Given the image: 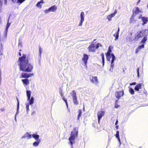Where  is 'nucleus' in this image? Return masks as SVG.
<instances>
[{"label":"nucleus","mask_w":148,"mask_h":148,"mask_svg":"<svg viewBox=\"0 0 148 148\" xmlns=\"http://www.w3.org/2000/svg\"><path fill=\"white\" fill-rule=\"evenodd\" d=\"M1 3V1H0V3Z\"/></svg>","instance_id":"nucleus-58"},{"label":"nucleus","mask_w":148,"mask_h":148,"mask_svg":"<svg viewBox=\"0 0 148 148\" xmlns=\"http://www.w3.org/2000/svg\"><path fill=\"white\" fill-rule=\"evenodd\" d=\"M71 94L74 104L76 105H78L79 102L75 91L74 90H72Z\"/></svg>","instance_id":"nucleus-4"},{"label":"nucleus","mask_w":148,"mask_h":148,"mask_svg":"<svg viewBox=\"0 0 148 148\" xmlns=\"http://www.w3.org/2000/svg\"><path fill=\"white\" fill-rule=\"evenodd\" d=\"M16 99L17 101V110L19 108V101H18V98H16Z\"/></svg>","instance_id":"nucleus-37"},{"label":"nucleus","mask_w":148,"mask_h":148,"mask_svg":"<svg viewBox=\"0 0 148 148\" xmlns=\"http://www.w3.org/2000/svg\"><path fill=\"white\" fill-rule=\"evenodd\" d=\"M29 104H27L26 105V108L27 110L28 111L29 110Z\"/></svg>","instance_id":"nucleus-44"},{"label":"nucleus","mask_w":148,"mask_h":148,"mask_svg":"<svg viewBox=\"0 0 148 148\" xmlns=\"http://www.w3.org/2000/svg\"><path fill=\"white\" fill-rule=\"evenodd\" d=\"M31 91L30 90H27V100L28 101L29 100V99L30 98Z\"/></svg>","instance_id":"nucleus-23"},{"label":"nucleus","mask_w":148,"mask_h":148,"mask_svg":"<svg viewBox=\"0 0 148 148\" xmlns=\"http://www.w3.org/2000/svg\"><path fill=\"white\" fill-rule=\"evenodd\" d=\"M32 135L31 134H30L28 132H27L22 137V138L27 137L28 139H29L32 138Z\"/></svg>","instance_id":"nucleus-16"},{"label":"nucleus","mask_w":148,"mask_h":148,"mask_svg":"<svg viewBox=\"0 0 148 148\" xmlns=\"http://www.w3.org/2000/svg\"><path fill=\"white\" fill-rule=\"evenodd\" d=\"M78 133V128L76 127H74L73 130L71 132L70 136L69 138V140L72 147H73V143H75V138L77 137Z\"/></svg>","instance_id":"nucleus-2"},{"label":"nucleus","mask_w":148,"mask_h":148,"mask_svg":"<svg viewBox=\"0 0 148 148\" xmlns=\"http://www.w3.org/2000/svg\"><path fill=\"white\" fill-rule=\"evenodd\" d=\"M112 52V50L111 49L110 46L109 47L108 50L106 53V55L107 60L109 61H110V58H111L110 54L111 55V52Z\"/></svg>","instance_id":"nucleus-9"},{"label":"nucleus","mask_w":148,"mask_h":148,"mask_svg":"<svg viewBox=\"0 0 148 148\" xmlns=\"http://www.w3.org/2000/svg\"><path fill=\"white\" fill-rule=\"evenodd\" d=\"M50 12H54L56 11L57 9V7L55 5L51 6L49 8Z\"/></svg>","instance_id":"nucleus-20"},{"label":"nucleus","mask_w":148,"mask_h":148,"mask_svg":"<svg viewBox=\"0 0 148 148\" xmlns=\"http://www.w3.org/2000/svg\"><path fill=\"white\" fill-rule=\"evenodd\" d=\"M19 51H21V49H20L19 50Z\"/></svg>","instance_id":"nucleus-53"},{"label":"nucleus","mask_w":148,"mask_h":148,"mask_svg":"<svg viewBox=\"0 0 148 148\" xmlns=\"http://www.w3.org/2000/svg\"><path fill=\"white\" fill-rule=\"evenodd\" d=\"M136 82H133L132 83H130V85L132 86V85H136Z\"/></svg>","instance_id":"nucleus-43"},{"label":"nucleus","mask_w":148,"mask_h":148,"mask_svg":"<svg viewBox=\"0 0 148 148\" xmlns=\"http://www.w3.org/2000/svg\"><path fill=\"white\" fill-rule=\"evenodd\" d=\"M50 12V11L49 10V8L47 9L46 10H45V11H44L46 13H47Z\"/></svg>","instance_id":"nucleus-41"},{"label":"nucleus","mask_w":148,"mask_h":148,"mask_svg":"<svg viewBox=\"0 0 148 148\" xmlns=\"http://www.w3.org/2000/svg\"><path fill=\"white\" fill-rule=\"evenodd\" d=\"M29 104L30 105H32L34 103V98L33 97H32L31 98V99H29Z\"/></svg>","instance_id":"nucleus-28"},{"label":"nucleus","mask_w":148,"mask_h":148,"mask_svg":"<svg viewBox=\"0 0 148 148\" xmlns=\"http://www.w3.org/2000/svg\"><path fill=\"white\" fill-rule=\"evenodd\" d=\"M141 18L142 21L143 22L142 25H144L145 24H146L148 21V18L145 16L142 17L141 18L140 16H139L138 17L139 18Z\"/></svg>","instance_id":"nucleus-14"},{"label":"nucleus","mask_w":148,"mask_h":148,"mask_svg":"<svg viewBox=\"0 0 148 148\" xmlns=\"http://www.w3.org/2000/svg\"><path fill=\"white\" fill-rule=\"evenodd\" d=\"M83 109H84V108H83Z\"/></svg>","instance_id":"nucleus-56"},{"label":"nucleus","mask_w":148,"mask_h":148,"mask_svg":"<svg viewBox=\"0 0 148 148\" xmlns=\"http://www.w3.org/2000/svg\"><path fill=\"white\" fill-rule=\"evenodd\" d=\"M33 75V73H21V77L27 79V78L32 76Z\"/></svg>","instance_id":"nucleus-11"},{"label":"nucleus","mask_w":148,"mask_h":148,"mask_svg":"<svg viewBox=\"0 0 148 148\" xmlns=\"http://www.w3.org/2000/svg\"><path fill=\"white\" fill-rule=\"evenodd\" d=\"M60 95L61 97H62V99L65 102L67 107L68 108V104L67 101V100L65 98L64 96H63V93L62 92V90L61 89L60 91Z\"/></svg>","instance_id":"nucleus-15"},{"label":"nucleus","mask_w":148,"mask_h":148,"mask_svg":"<svg viewBox=\"0 0 148 148\" xmlns=\"http://www.w3.org/2000/svg\"><path fill=\"white\" fill-rule=\"evenodd\" d=\"M120 31L119 27H118V29L116 33L114 34L113 35L115 37V40H117L119 38V32Z\"/></svg>","instance_id":"nucleus-17"},{"label":"nucleus","mask_w":148,"mask_h":148,"mask_svg":"<svg viewBox=\"0 0 148 148\" xmlns=\"http://www.w3.org/2000/svg\"><path fill=\"white\" fill-rule=\"evenodd\" d=\"M9 20H8V23H7L6 27V30L7 31H8V28L9 27L10 25V23H9Z\"/></svg>","instance_id":"nucleus-33"},{"label":"nucleus","mask_w":148,"mask_h":148,"mask_svg":"<svg viewBox=\"0 0 148 148\" xmlns=\"http://www.w3.org/2000/svg\"><path fill=\"white\" fill-rule=\"evenodd\" d=\"M114 66V64L113 63H111L110 65L111 68L110 69V71H112L113 70V67Z\"/></svg>","instance_id":"nucleus-35"},{"label":"nucleus","mask_w":148,"mask_h":148,"mask_svg":"<svg viewBox=\"0 0 148 148\" xmlns=\"http://www.w3.org/2000/svg\"><path fill=\"white\" fill-rule=\"evenodd\" d=\"M78 114L77 118V120L78 121L80 120V118L82 114V111L81 110L79 109L78 111Z\"/></svg>","instance_id":"nucleus-22"},{"label":"nucleus","mask_w":148,"mask_h":148,"mask_svg":"<svg viewBox=\"0 0 148 148\" xmlns=\"http://www.w3.org/2000/svg\"><path fill=\"white\" fill-rule=\"evenodd\" d=\"M133 14L132 15V17H135L136 14H138L139 13L141 12V11L140 10L139 8L137 7H135L134 10H132Z\"/></svg>","instance_id":"nucleus-7"},{"label":"nucleus","mask_w":148,"mask_h":148,"mask_svg":"<svg viewBox=\"0 0 148 148\" xmlns=\"http://www.w3.org/2000/svg\"><path fill=\"white\" fill-rule=\"evenodd\" d=\"M118 123V121L117 119L116 120V123H115V125H116Z\"/></svg>","instance_id":"nucleus-45"},{"label":"nucleus","mask_w":148,"mask_h":148,"mask_svg":"<svg viewBox=\"0 0 148 148\" xmlns=\"http://www.w3.org/2000/svg\"><path fill=\"white\" fill-rule=\"evenodd\" d=\"M18 53L19 55L21 56L18 60L19 62L18 65L20 70L28 73L32 72L33 69V66L29 63V59L27 55L23 54L21 56V53L20 52H19Z\"/></svg>","instance_id":"nucleus-1"},{"label":"nucleus","mask_w":148,"mask_h":148,"mask_svg":"<svg viewBox=\"0 0 148 148\" xmlns=\"http://www.w3.org/2000/svg\"><path fill=\"white\" fill-rule=\"evenodd\" d=\"M40 142V140H38L34 142L33 143V145L35 147H37L38 145Z\"/></svg>","instance_id":"nucleus-25"},{"label":"nucleus","mask_w":148,"mask_h":148,"mask_svg":"<svg viewBox=\"0 0 148 148\" xmlns=\"http://www.w3.org/2000/svg\"><path fill=\"white\" fill-rule=\"evenodd\" d=\"M18 45H21V46H22V45L21 43L20 42H18Z\"/></svg>","instance_id":"nucleus-50"},{"label":"nucleus","mask_w":148,"mask_h":148,"mask_svg":"<svg viewBox=\"0 0 148 148\" xmlns=\"http://www.w3.org/2000/svg\"><path fill=\"white\" fill-rule=\"evenodd\" d=\"M144 47V44H142L141 45H140L136 49L135 51V53H137L139 51L142 49Z\"/></svg>","instance_id":"nucleus-21"},{"label":"nucleus","mask_w":148,"mask_h":148,"mask_svg":"<svg viewBox=\"0 0 148 148\" xmlns=\"http://www.w3.org/2000/svg\"><path fill=\"white\" fill-rule=\"evenodd\" d=\"M22 81L24 85H27L29 84V81L27 79H22Z\"/></svg>","instance_id":"nucleus-19"},{"label":"nucleus","mask_w":148,"mask_h":148,"mask_svg":"<svg viewBox=\"0 0 148 148\" xmlns=\"http://www.w3.org/2000/svg\"><path fill=\"white\" fill-rule=\"evenodd\" d=\"M84 12H81L80 14V21L79 25V26H81L82 25L83 22L84 21Z\"/></svg>","instance_id":"nucleus-13"},{"label":"nucleus","mask_w":148,"mask_h":148,"mask_svg":"<svg viewBox=\"0 0 148 148\" xmlns=\"http://www.w3.org/2000/svg\"><path fill=\"white\" fill-rule=\"evenodd\" d=\"M43 0H41L39 2H40V3L42 4L44 3V2L43 1Z\"/></svg>","instance_id":"nucleus-47"},{"label":"nucleus","mask_w":148,"mask_h":148,"mask_svg":"<svg viewBox=\"0 0 148 148\" xmlns=\"http://www.w3.org/2000/svg\"><path fill=\"white\" fill-rule=\"evenodd\" d=\"M119 131L118 130H117L116 131V133L115 135L116 137V138H119Z\"/></svg>","instance_id":"nucleus-34"},{"label":"nucleus","mask_w":148,"mask_h":148,"mask_svg":"<svg viewBox=\"0 0 148 148\" xmlns=\"http://www.w3.org/2000/svg\"><path fill=\"white\" fill-rule=\"evenodd\" d=\"M117 138L118 139V140L119 141V142L120 144H121V141H120V138L119 137V138Z\"/></svg>","instance_id":"nucleus-46"},{"label":"nucleus","mask_w":148,"mask_h":148,"mask_svg":"<svg viewBox=\"0 0 148 148\" xmlns=\"http://www.w3.org/2000/svg\"><path fill=\"white\" fill-rule=\"evenodd\" d=\"M112 17L110 15H108L107 17V18L109 21H111L112 20Z\"/></svg>","instance_id":"nucleus-36"},{"label":"nucleus","mask_w":148,"mask_h":148,"mask_svg":"<svg viewBox=\"0 0 148 148\" xmlns=\"http://www.w3.org/2000/svg\"><path fill=\"white\" fill-rule=\"evenodd\" d=\"M147 40L146 36H144L141 41V42L144 43Z\"/></svg>","instance_id":"nucleus-30"},{"label":"nucleus","mask_w":148,"mask_h":148,"mask_svg":"<svg viewBox=\"0 0 148 148\" xmlns=\"http://www.w3.org/2000/svg\"><path fill=\"white\" fill-rule=\"evenodd\" d=\"M102 45L100 43H98L96 45L94 43L90 44L88 47V51L89 52H95L96 49H98L100 47H102Z\"/></svg>","instance_id":"nucleus-3"},{"label":"nucleus","mask_w":148,"mask_h":148,"mask_svg":"<svg viewBox=\"0 0 148 148\" xmlns=\"http://www.w3.org/2000/svg\"><path fill=\"white\" fill-rule=\"evenodd\" d=\"M124 94V92L123 90L121 91H117L116 92L115 96L116 98L119 99L122 97Z\"/></svg>","instance_id":"nucleus-6"},{"label":"nucleus","mask_w":148,"mask_h":148,"mask_svg":"<svg viewBox=\"0 0 148 148\" xmlns=\"http://www.w3.org/2000/svg\"><path fill=\"white\" fill-rule=\"evenodd\" d=\"M138 2V3L139 2Z\"/></svg>","instance_id":"nucleus-59"},{"label":"nucleus","mask_w":148,"mask_h":148,"mask_svg":"<svg viewBox=\"0 0 148 148\" xmlns=\"http://www.w3.org/2000/svg\"><path fill=\"white\" fill-rule=\"evenodd\" d=\"M88 58V56L87 54L85 53L83 54V57L82 59V61H84V65L85 66L86 65Z\"/></svg>","instance_id":"nucleus-12"},{"label":"nucleus","mask_w":148,"mask_h":148,"mask_svg":"<svg viewBox=\"0 0 148 148\" xmlns=\"http://www.w3.org/2000/svg\"><path fill=\"white\" fill-rule=\"evenodd\" d=\"M139 67H138L137 68V76L138 77H139Z\"/></svg>","instance_id":"nucleus-40"},{"label":"nucleus","mask_w":148,"mask_h":148,"mask_svg":"<svg viewBox=\"0 0 148 148\" xmlns=\"http://www.w3.org/2000/svg\"><path fill=\"white\" fill-rule=\"evenodd\" d=\"M91 82L95 84H97L99 83V81L97 76H92L91 78H90Z\"/></svg>","instance_id":"nucleus-10"},{"label":"nucleus","mask_w":148,"mask_h":148,"mask_svg":"<svg viewBox=\"0 0 148 148\" xmlns=\"http://www.w3.org/2000/svg\"><path fill=\"white\" fill-rule=\"evenodd\" d=\"M24 1V0H17V3H21Z\"/></svg>","instance_id":"nucleus-39"},{"label":"nucleus","mask_w":148,"mask_h":148,"mask_svg":"<svg viewBox=\"0 0 148 148\" xmlns=\"http://www.w3.org/2000/svg\"><path fill=\"white\" fill-rule=\"evenodd\" d=\"M145 31V30H142L139 32H138L137 34L135 35L134 40L137 41L140 38L144 36L143 33Z\"/></svg>","instance_id":"nucleus-5"},{"label":"nucleus","mask_w":148,"mask_h":148,"mask_svg":"<svg viewBox=\"0 0 148 148\" xmlns=\"http://www.w3.org/2000/svg\"><path fill=\"white\" fill-rule=\"evenodd\" d=\"M1 110L2 112L4 111H5V108H1Z\"/></svg>","instance_id":"nucleus-48"},{"label":"nucleus","mask_w":148,"mask_h":148,"mask_svg":"<svg viewBox=\"0 0 148 148\" xmlns=\"http://www.w3.org/2000/svg\"><path fill=\"white\" fill-rule=\"evenodd\" d=\"M142 84L139 83L136 85L134 88V89L135 90L138 91L141 88Z\"/></svg>","instance_id":"nucleus-18"},{"label":"nucleus","mask_w":148,"mask_h":148,"mask_svg":"<svg viewBox=\"0 0 148 148\" xmlns=\"http://www.w3.org/2000/svg\"><path fill=\"white\" fill-rule=\"evenodd\" d=\"M120 106L119 105L117 104L116 103H115V106H114V108H117Z\"/></svg>","instance_id":"nucleus-42"},{"label":"nucleus","mask_w":148,"mask_h":148,"mask_svg":"<svg viewBox=\"0 0 148 148\" xmlns=\"http://www.w3.org/2000/svg\"><path fill=\"white\" fill-rule=\"evenodd\" d=\"M101 56L102 57V65L103 66H104V60H105V59H104V53H101Z\"/></svg>","instance_id":"nucleus-26"},{"label":"nucleus","mask_w":148,"mask_h":148,"mask_svg":"<svg viewBox=\"0 0 148 148\" xmlns=\"http://www.w3.org/2000/svg\"><path fill=\"white\" fill-rule=\"evenodd\" d=\"M119 125H116L115 127V128L116 130H117L119 129Z\"/></svg>","instance_id":"nucleus-49"},{"label":"nucleus","mask_w":148,"mask_h":148,"mask_svg":"<svg viewBox=\"0 0 148 148\" xmlns=\"http://www.w3.org/2000/svg\"><path fill=\"white\" fill-rule=\"evenodd\" d=\"M147 8H148V4H147Z\"/></svg>","instance_id":"nucleus-55"},{"label":"nucleus","mask_w":148,"mask_h":148,"mask_svg":"<svg viewBox=\"0 0 148 148\" xmlns=\"http://www.w3.org/2000/svg\"><path fill=\"white\" fill-rule=\"evenodd\" d=\"M32 137L34 138L36 140H40L39 139V136L37 134H33L32 135Z\"/></svg>","instance_id":"nucleus-24"},{"label":"nucleus","mask_w":148,"mask_h":148,"mask_svg":"<svg viewBox=\"0 0 148 148\" xmlns=\"http://www.w3.org/2000/svg\"><path fill=\"white\" fill-rule=\"evenodd\" d=\"M96 40V39H95L94 40V41H95Z\"/></svg>","instance_id":"nucleus-54"},{"label":"nucleus","mask_w":148,"mask_h":148,"mask_svg":"<svg viewBox=\"0 0 148 148\" xmlns=\"http://www.w3.org/2000/svg\"><path fill=\"white\" fill-rule=\"evenodd\" d=\"M128 88H129V91L130 93L132 95H134V90L130 86H129Z\"/></svg>","instance_id":"nucleus-27"},{"label":"nucleus","mask_w":148,"mask_h":148,"mask_svg":"<svg viewBox=\"0 0 148 148\" xmlns=\"http://www.w3.org/2000/svg\"><path fill=\"white\" fill-rule=\"evenodd\" d=\"M41 3L39 2H38L36 5L37 7L39 8H42V4H40Z\"/></svg>","instance_id":"nucleus-32"},{"label":"nucleus","mask_w":148,"mask_h":148,"mask_svg":"<svg viewBox=\"0 0 148 148\" xmlns=\"http://www.w3.org/2000/svg\"><path fill=\"white\" fill-rule=\"evenodd\" d=\"M39 53H40L39 55H40V56H41V54L42 51V49L41 48V47H39Z\"/></svg>","instance_id":"nucleus-38"},{"label":"nucleus","mask_w":148,"mask_h":148,"mask_svg":"<svg viewBox=\"0 0 148 148\" xmlns=\"http://www.w3.org/2000/svg\"><path fill=\"white\" fill-rule=\"evenodd\" d=\"M140 0H139V1H138V2H140Z\"/></svg>","instance_id":"nucleus-57"},{"label":"nucleus","mask_w":148,"mask_h":148,"mask_svg":"<svg viewBox=\"0 0 148 148\" xmlns=\"http://www.w3.org/2000/svg\"><path fill=\"white\" fill-rule=\"evenodd\" d=\"M104 114L105 112L103 110H101L98 112L97 116L99 123L100 119H101L102 117L104 116Z\"/></svg>","instance_id":"nucleus-8"},{"label":"nucleus","mask_w":148,"mask_h":148,"mask_svg":"<svg viewBox=\"0 0 148 148\" xmlns=\"http://www.w3.org/2000/svg\"><path fill=\"white\" fill-rule=\"evenodd\" d=\"M118 102V100H116L115 101V103H116L117 104V103Z\"/></svg>","instance_id":"nucleus-52"},{"label":"nucleus","mask_w":148,"mask_h":148,"mask_svg":"<svg viewBox=\"0 0 148 148\" xmlns=\"http://www.w3.org/2000/svg\"><path fill=\"white\" fill-rule=\"evenodd\" d=\"M11 0L14 3L16 1V0Z\"/></svg>","instance_id":"nucleus-51"},{"label":"nucleus","mask_w":148,"mask_h":148,"mask_svg":"<svg viewBox=\"0 0 148 148\" xmlns=\"http://www.w3.org/2000/svg\"><path fill=\"white\" fill-rule=\"evenodd\" d=\"M111 56H112V59L111 61V63H113L114 62V60L115 59V57L114 54L113 53H112L111 54Z\"/></svg>","instance_id":"nucleus-29"},{"label":"nucleus","mask_w":148,"mask_h":148,"mask_svg":"<svg viewBox=\"0 0 148 148\" xmlns=\"http://www.w3.org/2000/svg\"><path fill=\"white\" fill-rule=\"evenodd\" d=\"M117 12V11L116 10H115L114 12L110 14H109L110 16L112 18L114 17V16L115 15V14H116V13Z\"/></svg>","instance_id":"nucleus-31"}]
</instances>
